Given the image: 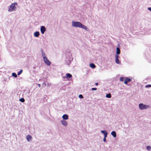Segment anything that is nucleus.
Listing matches in <instances>:
<instances>
[{
  "label": "nucleus",
  "mask_w": 151,
  "mask_h": 151,
  "mask_svg": "<svg viewBox=\"0 0 151 151\" xmlns=\"http://www.w3.org/2000/svg\"><path fill=\"white\" fill-rule=\"evenodd\" d=\"M79 97L80 98H83V96L81 94H80L79 96Z\"/></svg>",
  "instance_id": "27"
},
{
  "label": "nucleus",
  "mask_w": 151,
  "mask_h": 151,
  "mask_svg": "<svg viewBox=\"0 0 151 151\" xmlns=\"http://www.w3.org/2000/svg\"><path fill=\"white\" fill-rule=\"evenodd\" d=\"M73 59H66L65 61L66 62V63L68 65H70L72 60Z\"/></svg>",
  "instance_id": "12"
},
{
  "label": "nucleus",
  "mask_w": 151,
  "mask_h": 151,
  "mask_svg": "<svg viewBox=\"0 0 151 151\" xmlns=\"http://www.w3.org/2000/svg\"><path fill=\"white\" fill-rule=\"evenodd\" d=\"M26 139L28 142H30L32 140V137L30 135H28L26 137Z\"/></svg>",
  "instance_id": "9"
},
{
  "label": "nucleus",
  "mask_w": 151,
  "mask_h": 151,
  "mask_svg": "<svg viewBox=\"0 0 151 151\" xmlns=\"http://www.w3.org/2000/svg\"><path fill=\"white\" fill-rule=\"evenodd\" d=\"M38 85L39 87H40L41 86V85L40 84H38Z\"/></svg>",
  "instance_id": "32"
},
{
  "label": "nucleus",
  "mask_w": 151,
  "mask_h": 151,
  "mask_svg": "<svg viewBox=\"0 0 151 151\" xmlns=\"http://www.w3.org/2000/svg\"><path fill=\"white\" fill-rule=\"evenodd\" d=\"M107 137V136H104V137L103 139L104 142H106V138Z\"/></svg>",
  "instance_id": "25"
},
{
  "label": "nucleus",
  "mask_w": 151,
  "mask_h": 151,
  "mask_svg": "<svg viewBox=\"0 0 151 151\" xmlns=\"http://www.w3.org/2000/svg\"><path fill=\"white\" fill-rule=\"evenodd\" d=\"M62 118L63 119V120H67L68 119V116L67 114H64L63 115Z\"/></svg>",
  "instance_id": "11"
},
{
  "label": "nucleus",
  "mask_w": 151,
  "mask_h": 151,
  "mask_svg": "<svg viewBox=\"0 0 151 151\" xmlns=\"http://www.w3.org/2000/svg\"><path fill=\"white\" fill-rule=\"evenodd\" d=\"M45 63L48 66H50L51 64V62L48 60L47 58L43 59Z\"/></svg>",
  "instance_id": "5"
},
{
  "label": "nucleus",
  "mask_w": 151,
  "mask_h": 151,
  "mask_svg": "<svg viewBox=\"0 0 151 151\" xmlns=\"http://www.w3.org/2000/svg\"><path fill=\"white\" fill-rule=\"evenodd\" d=\"M120 53V50L119 48L117 47L116 48V53L117 54L116 55H118Z\"/></svg>",
  "instance_id": "18"
},
{
  "label": "nucleus",
  "mask_w": 151,
  "mask_h": 151,
  "mask_svg": "<svg viewBox=\"0 0 151 151\" xmlns=\"http://www.w3.org/2000/svg\"><path fill=\"white\" fill-rule=\"evenodd\" d=\"M101 132L104 134V136H107L108 133L106 131L101 130Z\"/></svg>",
  "instance_id": "16"
},
{
  "label": "nucleus",
  "mask_w": 151,
  "mask_h": 151,
  "mask_svg": "<svg viewBox=\"0 0 151 151\" xmlns=\"http://www.w3.org/2000/svg\"><path fill=\"white\" fill-rule=\"evenodd\" d=\"M90 66L92 68H96V65L94 64L93 63H91L90 64Z\"/></svg>",
  "instance_id": "19"
},
{
  "label": "nucleus",
  "mask_w": 151,
  "mask_h": 151,
  "mask_svg": "<svg viewBox=\"0 0 151 151\" xmlns=\"http://www.w3.org/2000/svg\"><path fill=\"white\" fill-rule=\"evenodd\" d=\"M148 9L151 12V7H148Z\"/></svg>",
  "instance_id": "31"
},
{
  "label": "nucleus",
  "mask_w": 151,
  "mask_h": 151,
  "mask_svg": "<svg viewBox=\"0 0 151 151\" xmlns=\"http://www.w3.org/2000/svg\"><path fill=\"white\" fill-rule=\"evenodd\" d=\"M139 109L142 110L147 109L149 106L148 105L144 104L143 103H140L139 104Z\"/></svg>",
  "instance_id": "3"
},
{
  "label": "nucleus",
  "mask_w": 151,
  "mask_h": 151,
  "mask_svg": "<svg viewBox=\"0 0 151 151\" xmlns=\"http://www.w3.org/2000/svg\"><path fill=\"white\" fill-rule=\"evenodd\" d=\"M17 5V3L16 2L12 3L8 8V11L9 12H11L16 11V6Z\"/></svg>",
  "instance_id": "2"
},
{
  "label": "nucleus",
  "mask_w": 151,
  "mask_h": 151,
  "mask_svg": "<svg viewBox=\"0 0 151 151\" xmlns=\"http://www.w3.org/2000/svg\"><path fill=\"white\" fill-rule=\"evenodd\" d=\"M131 81V79L129 78H126L125 80L124 81V83L125 84H127L128 82L130 81Z\"/></svg>",
  "instance_id": "15"
},
{
  "label": "nucleus",
  "mask_w": 151,
  "mask_h": 151,
  "mask_svg": "<svg viewBox=\"0 0 151 151\" xmlns=\"http://www.w3.org/2000/svg\"><path fill=\"white\" fill-rule=\"evenodd\" d=\"M47 85H48V86H50L51 84H48Z\"/></svg>",
  "instance_id": "33"
},
{
  "label": "nucleus",
  "mask_w": 151,
  "mask_h": 151,
  "mask_svg": "<svg viewBox=\"0 0 151 151\" xmlns=\"http://www.w3.org/2000/svg\"><path fill=\"white\" fill-rule=\"evenodd\" d=\"M12 75L13 77H14L15 78H17V75L15 73H12Z\"/></svg>",
  "instance_id": "21"
},
{
  "label": "nucleus",
  "mask_w": 151,
  "mask_h": 151,
  "mask_svg": "<svg viewBox=\"0 0 151 151\" xmlns=\"http://www.w3.org/2000/svg\"><path fill=\"white\" fill-rule=\"evenodd\" d=\"M111 134L114 137H116V133L114 131H113L111 132Z\"/></svg>",
  "instance_id": "17"
},
{
  "label": "nucleus",
  "mask_w": 151,
  "mask_h": 151,
  "mask_svg": "<svg viewBox=\"0 0 151 151\" xmlns=\"http://www.w3.org/2000/svg\"><path fill=\"white\" fill-rule=\"evenodd\" d=\"M106 97L107 98H110L111 97V93L107 94L106 95Z\"/></svg>",
  "instance_id": "20"
},
{
  "label": "nucleus",
  "mask_w": 151,
  "mask_h": 151,
  "mask_svg": "<svg viewBox=\"0 0 151 151\" xmlns=\"http://www.w3.org/2000/svg\"><path fill=\"white\" fill-rule=\"evenodd\" d=\"M23 71V70H20L17 73V75H20L22 73Z\"/></svg>",
  "instance_id": "24"
},
{
  "label": "nucleus",
  "mask_w": 151,
  "mask_h": 151,
  "mask_svg": "<svg viewBox=\"0 0 151 151\" xmlns=\"http://www.w3.org/2000/svg\"><path fill=\"white\" fill-rule=\"evenodd\" d=\"M91 90L92 91H96L97 90V88H91Z\"/></svg>",
  "instance_id": "30"
},
{
  "label": "nucleus",
  "mask_w": 151,
  "mask_h": 151,
  "mask_svg": "<svg viewBox=\"0 0 151 151\" xmlns=\"http://www.w3.org/2000/svg\"><path fill=\"white\" fill-rule=\"evenodd\" d=\"M19 100L20 101L22 102H24L25 101V100L23 98L20 99Z\"/></svg>",
  "instance_id": "23"
},
{
  "label": "nucleus",
  "mask_w": 151,
  "mask_h": 151,
  "mask_svg": "<svg viewBox=\"0 0 151 151\" xmlns=\"http://www.w3.org/2000/svg\"><path fill=\"white\" fill-rule=\"evenodd\" d=\"M119 56L117 55H115V62L117 64H120L121 63L119 60Z\"/></svg>",
  "instance_id": "7"
},
{
  "label": "nucleus",
  "mask_w": 151,
  "mask_h": 151,
  "mask_svg": "<svg viewBox=\"0 0 151 151\" xmlns=\"http://www.w3.org/2000/svg\"><path fill=\"white\" fill-rule=\"evenodd\" d=\"M146 148L148 150L150 151L151 150V147L149 146H147L146 147Z\"/></svg>",
  "instance_id": "22"
},
{
  "label": "nucleus",
  "mask_w": 151,
  "mask_h": 151,
  "mask_svg": "<svg viewBox=\"0 0 151 151\" xmlns=\"http://www.w3.org/2000/svg\"><path fill=\"white\" fill-rule=\"evenodd\" d=\"M124 79V78L121 77L120 78V81H123Z\"/></svg>",
  "instance_id": "26"
},
{
  "label": "nucleus",
  "mask_w": 151,
  "mask_h": 151,
  "mask_svg": "<svg viewBox=\"0 0 151 151\" xmlns=\"http://www.w3.org/2000/svg\"><path fill=\"white\" fill-rule=\"evenodd\" d=\"M66 59H73L72 57V55L69 51H66L65 53Z\"/></svg>",
  "instance_id": "4"
},
{
  "label": "nucleus",
  "mask_w": 151,
  "mask_h": 151,
  "mask_svg": "<svg viewBox=\"0 0 151 151\" xmlns=\"http://www.w3.org/2000/svg\"><path fill=\"white\" fill-rule=\"evenodd\" d=\"M40 35V33L38 31H36L34 33V36L35 37H38Z\"/></svg>",
  "instance_id": "14"
},
{
  "label": "nucleus",
  "mask_w": 151,
  "mask_h": 151,
  "mask_svg": "<svg viewBox=\"0 0 151 151\" xmlns=\"http://www.w3.org/2000/svg\"><path fill=\"white\" fill-rule=\"evenodd\" d=\"M95 84L96 85H98V83H95Z\"/></svg>",
  "instance_id": "34"
},
{
  "label": "nucleus",
  "mask_w": 151,
  "mask_h": 151,
  "mask_svg": "<svg viewBox=\"0 0 151 151\" xmlns=\"http://www.w3.org/2000/svg\"><path fill=\"white\" fill-rule=\"evenodd\" d=\"M61 123L63 125L65 126H66L68 125V123L65 120H61Z\"/></svg>",
  "instance_id": "8"
},
{
  "label": "nucleus",
  "mask_w": 151,
  "mask_h": 151,
  "mask_svg": "<svg viewBox=\"0 0 151 151\" xmlns=\"http://www.w3.org/2000/svg\"><path fill=\"white\" fill-rule=\"evenodd\" d=\"M72 26L75 27H79L84 29L86 31L88 30V29L86 26L82 24L79 22L73 21L72 24Z\"/></svg>",
  "instance_id": "1"
},
{
  "label": "nucleus",
  "mask_w": 151,
  "mask_h": 151,
  "mask_svg": "<svg viewBox=\"0 0 151 151\" xmlns=\"http://www.w3.org/2000/svg\"><path fill=\"white\" fill-rule=\"evenodd\" d=\"M46 29L44 26H42L40 27V31L42 34H44L46 31Z\"/></svg>",
  "instance_id": "6"
},
{
  "label": "nucleus",
  "mask_w": 151,
  "mask_h": 151,
  "mask_svg": "<svg viewBox=\"0 0 151 151\" xmlns=\"http://www.w3.org/2000/svg\"><path fill=\"white\" fill-rule=\"evenodd\" d=\"M72 77V75L69 73H68L66 74V77H63V78H71Z\"/></svg>",
  "instance_id": "13"
},
{
  "label": "nucleus",
  "mask_w": 151,
  "mask_h": 151,
  "mask_svg": "<svg viewBox=\"0 0 151 151\" xmlns=\"http://www.w3.org/2000/svg\"><path fill=\"white\" fill-rule=\"evenodd\" d=\"M42 86L45 87L46 86V84L45 83H43L42 84Z\"/></svg>",
  "instance_id": "29"
},
{
  "label": "nucleus",
  "mask_w": 151,
  "mask_h": 151,
  "mask_svg": "<svg viewBox=\"0 0 151 151\" xmlns=\"http://www.w3.org/2000/svg\"><path fill=\"white\" fill-rule=\"evenodd\" d=\"M151 87V85H146L145 86V87L146 88H149V87Z\"/></svg>",
  "instance_id": "28"
},
{
  "label": "nucleus",
  "mask_w": 151,
  "mask_h": 151,
  "mask_svg": "<svg viewBox=\"0 0 151 151\" xmlns=\"http://www.w3.org/2000/svg\"><path fill=\"white\" fill-rule=\"evenodd\" d=\"M41 51L42 52V56L43 58V59H44L45 58H47L45 53L44 52L42 49H41Z\"/></svg>",
  "instance_id": "10"
}]
</instances>
